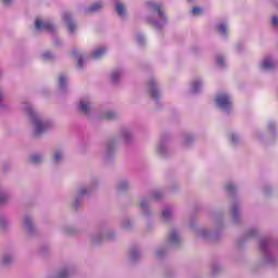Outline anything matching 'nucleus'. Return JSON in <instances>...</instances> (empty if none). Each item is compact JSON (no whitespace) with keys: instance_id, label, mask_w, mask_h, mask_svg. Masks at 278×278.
<instances>
[{"instance_id":"1","label":"nucleus","mask_w":278,"mask_h":278,"mask_svg":"<svg viewBox=\"0 0 278 278\" xmlns=\"http://www.w3.org/2000/svg\"><path fill=\"white\" fill-rule=\"evenodd\" d=\"M26 112L35 125V137L42 136V134H45V131H47V129L51 127V124H49V122H42V119L38 117L34 110H31V108H28Z\"/></svg>"},{"instance_id":"2","label":"nucleus","mask_w":278,"mask_h":278,"mask_svg":"<svg viewBox=\"0 0 278 278\" xmlns=\"http://www.w3.org/2000/svg\"><path fill=\"white\" fill-rule=\"evenodd\" d=\"M216 103L218 108H223L224 110L231 108V100L227 94H218L216 98Z\"/></svg>"},{"instance_id":"3","label":"nucleus","mask_w":278,"mask_h":278,"mask_svg":"<svg viewBox=\"0 0 278 278\" xmlns=\"http://www.w3.org/2000/svg\"><path fill=\"white\" fill-rule=\"evenodd\" d=\"M35 28L37 29V31H40L42 29H45L46 31H54L55 26H53V24L49 22L43 23L42 20H36Z\"/></svg>"},{"instance_id":"4","label":"nucleus","mask_w":278,"mask_h":278,"mask_svg":"<svg viewBox=\"0 0 278 278\" xmlns=\"http://www.w3.org/2000/svg\"><path fill=\"white\" fill-rule=\"evenodd\" d=\"M148 8H150L152 12H157L160 18H164V11H162V4L148 2Z\"/></svg>"},{"instance_id":"5","label":"nucleus","mask_w":278,"mask_h":278,"mask_svg":"<svg viewBox=\"0 0 278 278\" xmlns=\"http://www.w3.org/2000/svg\"><path fill=\"white\" fill-rule=\"evenodd\" d=\"M148 90L152 99H157V97H160V92L157 91V89H155V81L151 80L148 84Z\"/></svg>"},{"instance_id":"6","label":"nucleus","mask_w":278,"mask_h":278,"mask_svg":"<svg viewBox=\"0 0 278 278\" xmlns=\"http://www.w3.org/2000/svg\"><path fill=\"white\" fill-rule=\"evenodd\" d=\"M63 20L67 24L68 31H71L73 34L76 29V26H75V23H73V21H71V14L65 13L63 15Z\"/></svg>"},{"instance_id":"7","label":"nucleus","mask_w":278,"mask_h":278,"mask_svg":"<svg viewBox=\"0 0 278 278\" xmlns=\"http://www.w3.org/2000/svg\"><path fill=\"white\" fill-rule=\"evenodd\" d=\"M105 48H99L96 51H93V53L91 54V58L93 60H99V58H103V55H105Z\"/></svg>"},{"instance_id":"8","label":"nucleus","mask_w":278,"mask_h":278,"mask_svg":"<svg viewBox=\"0 0 278 278\" xmlns=\"http://www.w3.org/2000/svg\"><path fill=\"white\" fill-rule=\"evenodd\" d=\"M274 67H275V62H273L271 59H265L262 63V68L268 70Z\"/></svg>"},{"instance_id":"9","label":"nucleus","mask_w":278,"mask_h":278,"mask_svg":"<svg viewBox=\"0 0 278 278\" xmlns=\"http://www.w3.org/2000/svg\"><path fill=\"white\" fill-rule=\"evenodd\" d=\"M103 8V4L100 2H97L94 4H92L91 7H89L87 9V12H99V10H101Z\"/></svg>"},{"instance_id":"10","label":"nucleus","mask_w":278,"mask_h":278,"mask_svg":"<svg viewBox=\"0 0 278 278\" xmlns=\"http://www.w3.org/2000/svg\"><path fill=\"white\" fill-rule=\"evenodd\" d=\"M116 12H117L118 16L125 15V7H123V4H121V2L116 3Z\"/></svg>"},{"instance_id":"11","label":"nucleus","mask_w":278,"mask_h":278,"mask_svg":"<svg viewBox=\"0 0 278 278\" xmlns=\"http://www.w3.org/2000/svg\"><path fill=\"white\" fill-rule=\"evenodd\" d=\"M169 242H172L174 244L179 242V236L175 231L170 232V235H169Z\"/></svg>"},{"instance_id":"12","label":"nucleus","mask_w":278,"mask_h":278,"mask_svg":"<svg viewBox=\"0 0 278 278\" xmlns=\"http://www.w3.org/2000/svg\"><path fill=\"white\" fill-rule=\"evenodd\" d=\"M30 162L33 164H40V162H42V156H40V154H35L30 157Z\"/></svg>"},{"instance_id":"13","label":"nucleus","mask_w":278,"mask_h":278,"mask_svg":"<svg viewBox=\"0 0 278 278\" xmlns=\"http://www.w3.org/2000/svg\"><path fill=\"white\" fill-rule=\"evenodd\" d=\"M162 218H163V220H168V218H170V210H168V208L163 210Z\"/></svg>"},{"instance_id":"14","label":"nucleus","mask_w":278,"mask_h":278,"mask_svg":"<svg viewBox=\"0 0 278 278\" xmlns=\"http://www.w3.org/2000/svg\"><path fill=\"white\" fill-rule=\"evenodd\" d=\"M104 118H106L108 121H113V118H116V113H114V112H106L104 114Z\"/></svg>"},{"instance_id":"15","label":"nucleus","mask_w":278,"mask_h":278,"mask_svg":"<svg viewBox=\"0 0 278 278\" xmlns=\"http://www.w3.org/2000/svg\"><path fill=\"white\" fill-rule=\"evenodd\" d=\"M118 77H121V73L113 72L112 76H111V79H112L113 83H116V81H118Z\"/></svg>"},{"instance_id":"16","label":"nucleus","mask_w":278,"mask_h":278,"mask_svg":"<svg viewBox=\"0 0 278 278\" xmlns=\"http://www.w3.org/2000/svg\"><path fill=\"white\" fill-rule=\"evenodd\" d=\"M218 31H219V34H227V25H225V24H220L219 26H218Z\"/></svg>"},{"instance_id":"17","label":"nucleus","mask_w":278,"mask_h":278,"mask_svg":"<svg viewBox=\"0 0 278 278\" xmlns=\"http://www.w3.org/2000/svg\"><path fill=\"white\" fill-rule=\"evenodd\" d=\"M59 84H60L61 88H64V85L66 84V77L64 75H61L59 77Z\"/></svg>"},{"instance_id":"18","label":"nucleus","mask_w":278,"mask_h":278,"mask_svg":"<svg viewBox=\"0 0 278 278\" xmlns=\"http://www.w3.org/2000/svg\"><path fill=\"white\" fill-rule=\"evenodd\" d=\"M80 112L88 114V104L80 103Z\"/></svg>"},{"instance_id":"19","label":"nucleus","mask_w":278,"mask_h":278,"mask_svg":"<svg viewBox=\"0 0 278 278\" xmlns=\"http://www.w3.org/2000/svg\"><path fill=\"white\" fill-rule=\"evenodd\" d=\"M192 14H193V16H197L198 14H201V8L194 7L192 9Z\"/></svg>"},{"instance_id":"20","label":"nucleus","mask_w":278,"mask_h":278,"mask_svg":"<svg viewBox=\"0 0 278 278\" xmlns=\"http://www.w3.org/2000/svg\"><path fill=\"white\" fill-rule=\"evenodd\" d=\"M43 60H51V58H53V55L51 54V52H46L42 54Z\"/></svg>"},{"instance_id":"21","label":"nucleus","mask_w":278,"mask_h":278,"mask_svg":"<svg viewBox=\"0 0 278 278\" xmlns=\"http://www.w3.org/2000/svg\"><path fill=\"white\" fill-rule=\"evenodd\" d=\"M217 64L223 66V64H225V59H223V56H217Z\"/></svg>"},{"instance_id":"22","label":"nucleus","mask_w":278,"mask_h":278,"mask_svg":"<svg viewBox=\"0 0 278 278\" xmlns=\"http://www.w3.org/2000/svg\"><path fill=\"white\" fill-rule=\"evenodd\" d=\"M61 159H62V154L60 152H56L54 154V162H60Z\"/></svg>"},{"instance_id":"23","label":"nucleus","mask_w":278,"mask_h":278,"mask_svg":"<svg viewBox=\"0 0 278 278\" xmlns=\"http://www.w3.org/2000/svg\"><path fill=\"white\" fill-rule=\"evenodd\" d=\"M271 23H273L274 27H278V18H277V16H273L271 17Z\"/></svg>"},{"instance_id":"24","label":"nucleus","mask_w":278,"mask_h":278,"mask_svg":"<svg viewBox=\"0 0 278 278\" xmlns=\"http://www.w3.org/2000/svg\"><path fill=\"white\" fill-rule=\"evenodd\" d=\"M8 201V195L0 193V203H5Z\"/></svg>"},{"instance_id":"25","label":"nucleus","mask_w":278,"mask_h":278,"mask_svg":"<svg viewBox=\"0 0 278 278\" xmlns=\"http://www.w3.org/2000/svg\"><path fill=\"white\" fill-rule=\"evenodd\" d=\"M24 223H25V226H26V227H30V225H31V219H30L29 217H25Z\"/></svg>"},{"instance_id":"26","label":"nucleus","mask_w":278,"mask_h":278,"mask_svg":"<svg viewBox=\"0 0 278 278\" xmlns=\"http://www.w3.org/2000/svg\"><path fill=\"white\" fill-rule=\"evenodd\" d=\"M226 190H228V192H233V190H236V188L232 185H227Z\"/></svg>"},{"instance_id":"27","label":"nucleus","mask_w":278,"mask_h":278,"mask_svg":"<svg viewBox=\"0 0 278 278\" xmlns=\"http://www.w3.org/2000/svg\"><path fill=\"white\" fill-rule=\"evenodd\" d=\"M2 262H3V264H10L12 262V257L7 256V257L3 258Z\"/></svg>"},{"instance_id":"28","label":"nucleus","mask_w":278,"mask_h":278,"mask_svg":"<svg viewBox=\"0 0 278 278\" xmlns=\"http://www.w3.org/2000/svg\"><path fill=\"white\" fill-rule=\"evenodd\" d=\"M68 273L66 270H63L59 274V278H65L67 277Z\"/></svg>"},{"instance_id":"29","label":"nucleus","mask_w":278,"mask_h":278,"mask_svg":"<svg viewBox=\"0 0 278 278\" xmlns=\"http://www.w3.org/2000/svg\"><path fill=\"white\" fill-rule=\"evenodd\" d=\"M88 190L86 188L80 189L79 194L80 197H84V194H87Z\"/></svg>"},{"instance_id":"30","label":"nucleus","mask_w":278,"mask_h":278,"mask_svg":"<svg viewBox=\"0 0 278 278\" xmlns=\"http://www.w3.org/2000/svg\"><path fill=\"white\" fill-rule=\"evenodd\" d=\"M83 62H84V59L78 58V63H77L78 68H81Z\"/></svg>"},{"instance_id":"31","label":"nucleus","mask_w":278,"mask_h":278,"mask_svg":"<svg viewBox=\"0 0 278 278\" xmlns=\"http://www.w3.org/2000/svg\"><path fill=\"white\" fill-rule=\"evenodd\" d=\"M119 188H121V190H125V188H127V182H122L119 185Z\"/></svg>"},{"instance_id":"32","label":"nucleus","mask_w":278,"mask_h":278,"mask_svg":"<svg viewBox=\"0 0 278 278\" xmlns=\"http://www.w3.org/2000/svg\"><path fill=\"white\" fill-rule=\"evenodd\" d=\"M200 86H201V84H199V83H194V84H193V88H194V90H199Z\"/></svg>"},{"instance_id":"33","label":"nucleus","mask_w":278,"mask_h":278,"mask_svg":"<svg viewBox=\"0 0 278 278\" xmlns=\"http://www.w3.org/2000/svg\"><path fill=\"white\" fill-rule=\"evenodd\" d=\"M5 5H10L12 3V0H2Z\"/></svg>"},{"instance_id":"34","label":"nucleus","mask_w":278,"mask_h":278,"mask_svg":"<svg viewBox=\"0 0 278 278\" xmlns=\"http://www.w3.org/2000/svg\"><path fill=\"white\" fill-rule=\"evenodd\" d=\"M140 205L141 207H147V202H141Z\"/></svg>"},{"instance_id":"35","label":"nucleus","mask_w":278,"mask_h":278,"mask_svg":"<svg viewBox=\"0 0 278 278\" xmlns=\"http://www.w3.org/2000/svg\"><path fill=\"white\" fill-rule=\"evenodd\" d=\"M231 140H232V142H236V136L235 135H232Z\"/></svg>"},{"instance_id":"36","label":"nucleus","mask_w":278,"mask_h":278,"mask_svg":"<svg viewBox=\"0 0 278 278\" xmlns=\"http://www.w3.org/2000/svg\"><path fill=\"white\" fill-rule=\"evenodd\" d=\"M236 207H232V214H233V216H236Z\"/></svg>"},{"instance_id":"37","label":"nucleus","mask_w":278,"mask_h":278,"mask_svg":"<svg viewBox=\"0 0 278 278\" xmlns=\"http://www.w3.org/2000/svg\"><path fill=\"white\" fill-rule=\"evenodd\" d=\"M154 199H160V195L159 194H154Z\"/></svg>"},{"instance_id":"38","label":"nucleus","mask_w":278,"mask_h":278,"mask_svg":"<svg viewBox=\"0 0 278 278\" xmlns=\"http://www.w3.org/2000/svg\"><path fill=\"white\" fill-rule=\"evenodd\" d=\"M138 40H139V42H142V37H139Z\"/></svg>"},{"instance_id":"39","label":"nucleus","mask_w":278,"mask_h":278,"mask_svg":"<svg viewBox=\"0 0 278 278\" xmlns=\"http://www.w3.org/2000/svg\"><path fill=\"white\" fill-rule=\"evenodd\" d=\"M2 99H3V94L0 93V101H2Z\"/></svg>"},{"instance_id":"40","label":"nucleus","mask_w":278,"mask_h":278,"mask_svg":"<svg viewBox=\"0 0 278 278\" xmlns=\"http://www.w3.org/2000/svg\"><path fill=\"white\" fill-rule=\"evenodd\" d=\"M261 248L264 249V242H261Z\"/></svg>"}]
</instances>
